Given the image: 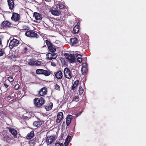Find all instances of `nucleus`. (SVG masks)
<instances>
[{"label":"nucleus","instance_id":"nucleus-2","mask_svg":"<svg viewBox=\"0 0 146 146\" xmlns=\"http://www.w3.org/2000/svg\"><path fill=\"white\" fill-rule=\"evenodd\" d=\"M64 56L66 57V59L70 62L74 63L76 61V58L74 54L69 53H65Z\"/></svg>","mask_w":146,"mask_h":146},{"label":"nucleus","instance_id":"nucleus-10","mask_svg":"<svg viewBox=\"0 0 146 146\" xmlns=\"http://www.w3.org/2000/svg\"><path fill=\"white\" fill-rule=\"evenodd\" d=\"M44 122L40 119L38 120L37 121H35L33 123V125L36 128L40 127V126L44 123Z\"/></svg>","mask_w":146,"mask_h":146},{"label":"nucleus","instance_id":"nucleus-44","mask_svg":"<svg viewBox=\"0 0 146 146\" xmlns=\"http://www.w3.org/2000/svg\"><path fill=\"white\" fill-rule=\"evenodd\" d=\"M71 138V136L69 135H68L67 138L66 139V141H68V143H67V144H68L69 143V141L70 140V139Z\"/></svg>","mask_w":146,"mask_h":146},{"label":"nucleus","instance_id":"nucleus-22","mask_svg":"<svg viewBox=\"0 0 146 146\" xmlns=\"http://www.w3.org/2000/svg\"><path fill=\"white\" fill-rule=\"evenodd\" d=\"M34 131H31L30 133L27 134V135L26 136V138L27 139H30L34 137Z\"/></svg>","mask_w":146,"mask_h":146},{"label":"nucleus","instance_id":"nucleus-27","mask_svg":"<svg viewBox=\"0 0 146 146\" xmlns=\"http://www.w3.org/2000/svg\"><path fill=\"white\" fill-rule=\"evenodd\" d=\"M50 74V72L47 70L43 69L42 74L46 76H49Z\"/></svg>","mask_w":146,"mask_h":146},{"label":"nucleus","instance_id":"nucleus-1","mask_svg":"<svg viewBox=\"0 0 146 146\" xmlns=\"http://www.w3.org/2000/svg\"><path fill=\"white\" fill-rule=\"evenodd\" d=\"M45 102V100L42 97H40V98H35L33 100V104L34 106L37 108H42Z\"/></svg>","mask_w":146,"mask_h":146},{"label":"nucleus","instance_id":"nucleus-31","mask_svg":"<svg viewBox=\"0 0 146 146\" xmlns=\"http://www.w3.org/2000/svg\"><path fill=\"white\" fill-rule=\"evenodd\" d=\"M43 69H38L36 70V73L38 74H42Z\"/></svg>","mask_w":146,"mask_h":146},{"label":"nucleus","instance_id":"nucleus-50","mask_svg":"<svg viewBox=\"0 0 146 146\" xmlns=\"http://www.w3.org/2000/svg\"><path fill=\"white\" fill-rule=\"evenodd\" d=\"M61 145V143H55L56 146H60Z\"/></svg>","mask_w":146,"mask_h":146},{"label":"nucleus","instance_id":"nucleus-7","mask_svg":"<svg viewBox=\"0 0 146 146\" xmlns=\"http://www.w3.org/2000/svg\"><path fill=\"white\" fill-rule=\"evenodd\" d=\"M11 25V23L8 21H5L2 22L1 24L0 27L1 29H4L9 28Z\"/></svg>","mask_w":146,"mask_h":146},{"label":"nucleus","instance_id":"nucleus-25","mask_svg":"<svg viewBox=\"0 0 146 146\" xmlns=\"http://www.w3.org/2000/svg\"><path fill=\"white\" fill-rule=\"evenodd\" d=\"M79 81L78 80H77L74 81V83L72 85L71 88V90H74L76 87L78 86V84Z\"/></svg>","mask_w":146,"mask_h":146},{"label":"nucleus","instance_id":"nucleus-42","mask_svg":"<svg viewBox=\"0 0 146 146\" xmlns=\"http://www.w3.org/2000/svg\"><path fill=\"white\" fill-rule=\"evenodd\" d=\"M40 62L38 61H34V65H36V66H38L39 65H40Z\"/></svg>","mask_w":146,"mask_h":146},{"label":"nucleus","instance_id":"nucleus-9","mask_svg":"<svg viewBox=\"0 0 146 146\" xmlns=\"http://www.w3.org/2000/svg\"><path fill=\"white\" fill-rule=\"evenodd\" d=\"M39 96H44L47 94V89L45 87H43L40 89L38 92Z\"/></svg>","mask_w":146,"mask_h":146},{"label":"nucleus","instance_id":"nucleus-48","mask_svg":"<svg viewBox=\"0 0 146 146\" xmlns=\"http://www.w3.org/2000/svg\"><path fill=\"white\" fill-rule=\"evenodd\" d=\"M51 65L53 66H56V64L54 62H51Z\"/></svg>","mask_w":146,"mask_h":146},{"label":"nucleus","instance_id":"nucleus-39","mask_svg":"<svg viewBox=\"0 0 146 146\" xmlns=\"http://www.w3.org/2000/svg\"><path fill=\"white\" fill-rule=\"evenodd\" d=\"M57 56V55L55 53H52V60L53 59H54L56 58Z\"/></svg>","mask_w":146,"mask_h":146},{"label":"nucleus","instance_id":"nucleus-43","mask_svg":"<svg viewBox=\"0 0 146 146\" xmlns=\"http://www.w3.org/2000/svg\"><path fill=\"white\" fill-rule=\"evenodd\" d=\"M3 38V36L2 35H0V46H2L3 45L2 44V39Z\"/></svg>","mask_w":146,"mask_h":146},{"label":"nucleus","instance_id":"nucleus-46","mask_svg":"<svg viewBox=\"0 0 146 146\" xmlns=\"http://www.w3.org/2000/svg\"><path fill=\"white\" fill-rule=\"evenodd\" d=\"M64 136V134L63 133H61L59 137V140H62Z\"/></svg>","mask_w":146,"mask_h":146},{"label":"nucleus","instance_id":"nucleus-23","mask_svg":"<svg viewBox=\"0 0 146 146\" xmlns=\"http://www.w3.org/2000/svg\"><path fill=\"white\" fill-rule=\"evenodd\" d=\"M75 56L77 57V62L79 63H81L82 60V56L80 54L78 53H76L75 54Z\"/></svg>","mask_w":146,"mask_h":146},{"label":"nucleus","instance_id":"nucleus-19","mask_svg":"<svg viewBox=\"0 0 146 146\" xmlns=\"http://www.w3.org/2000/svg\"><path fill=\"white\" fill-rule=\"evenodd\" d=\"M53 107V104L50 102L45 106V108L47 111H49L51 110Z\"/></svg>","mask_w":146,"mask_h":146},{"label":"nucleus","instance_id":"nucleus-35","mask_svg":"<svg viewBox=\"0 0 146 146\" xmlns=\"http://www.w3.org/2000/svg\"><path fill=\"white\" fill-rule=\"evenodd\" d=\"M45 43L48 46V47H49V46H52V43L48 40H45Z\"/></svg>","mask_w":146,"mask_h":146},{"label":"nucleus","instance_id":"nucleus-3","mask_svg":"<svg viewBox=\"0 0 146 146\" xmlns=\"http://www.w3.org/2000/svg\"><path fill=\"white\" fill-rule=\"evenodd\" d=\"M25 35L26 36L30 37L38 38L39 37L38 35L36 33L32 30L27 31Z\"/></svg>","mask_w":146,"mask_h":146},{"label":"nucleus","instance_id":"nucleus-32","mask_svg":"<svg viewBox=\"0 0 146 146\" xmlns=\"http://www.w3.org/2000/svg\"><path fill=\"white\" fill-rule=\"evenodd\" d=\"M56 7H59L60 9H64L65 7V6L62 4H61L60 5L57 4L56 5Z\"/></svg>","mask_w":146,"mask_h":146},{"label":"nucleus","instance_id":"nucleus-51","mask_svg":"<svg viewBox=\"0 0 146 146\" xmlns=\"http://www.w3.org/2000/svg\"><path fill=\"white\" fill-rule=\"evenodd\" d=\"M27 47H25L24 48V52L25 53H26L27 52Z\"/></svg>","mask_w":146,"mask_h":146},{"label":"nucleus","instance_id":"nucleus-53","mask_svg":"<svg viewBox=\"0 0 146 146\" xmlns=\"http://www.w3.org/2000/svg\"><path fill=\"white\" fill-rule=\"evenodd\" d=\"M45 1L46 2H51V0H45Z\"/></svg>","mask_w":146,"mask_h":146},{"label":"nucleus","instance_id":"nucleus-16","mask_svg":"<svg viewBox=\"0 0 146 146\" xmlns=\"http://www.w3.org/2000/svg\"><path fill=\"white\" fill-rule=\"evenodd\" d=\"M33 16L37 20H41L42 19V15L36 12L34 13Z\"/></svg>","mask_w":146,"mask_h":146},{"label":"nucleus","instance_id":"nucleus-12","mask_svg":"<svg viewBox=\"0 0 146 146\" xmlns=\"http://www.w3.org/2000/svg\"><path fill=\"white\" fill-rule=\"evenodd\" d=\"M63 117V113L62 112H60L58 113L56 117V122L59 123Z\"/></svg>","mask_w":146,"mask_h":146},{"label":"nucleus","instance_id":"nucleus-52","mask_svg":"<svg viewBox=\"0 0 146 146\" xmlns=\"http://www.w3.org/2000/svg\"><path fill=\"white\" fill-rule=\"evenodd\" d=\"M68 143V141H67L65 142L64 145L65 146H68V144H67V143Z\"/></svg>","mask_w":146,"mask_h":146},{"label":"nucleus","instance_id":"nucleus-11","mask_svg":"<svg viewBox=\"0 0 146 146\" xmlns=\"http://www.w3.org/2000/svg\"><path fill=\"white\" fill-rule=\"evenodd\" d=\"M8 129L9 131L11 133L14 138H17L18 133L16 130L14 128L9 127H8Z\"/></svg>","mask_w":146,"mask_h":146},{"label":"nucleus","instance_id":"nucleus-56","mask_svg":"<svg viewBox=\"0 0 146 146\" xmlns=\"http://www.w3.org/2000/svg\"><path fill=\"white\" fill-rule=\"evenodd\" d=\"M80 24V23L79 22H78L77 23V25H79Z\"/></svg>","mask_w":146,"mask_h":146},{"label":"nucleus","instance_id":"nucleus-18","mask_svg":"<svg viewBox=\"0 0 146 146\" xmlns=\"http://www.w3.org/2000/svg\"><path fill=\"white\" fill-rule=\"evenodd\" d=\"M72 117V115H68L66 117V123L67 126H68L70 124Z\"/></svg>","mask_w":146,"mask_h":146},{"label":"nucleus","instance_id":"nucleus-20","mask_svg":"<svg viewBox=\"0 0 146 146\" xmlns=\"http://www.w3.org/2000/svg\"><path fill=\"white\" fill-rule=\"evenodd\" d=\"M22 117L23 119L28 120L31 118V114L29 112H26L23 115Z\"/></svg>","mask_w":146,"mask_h":146},{"label":"nucleus","instance_id":"nucleus-4","mask_svg":"<svg viewBox=\"0 0 146 146\" xmlns=\"http://www.w3.org/2000/svg\"><path fill=\"white\" fill-rule=\"evenodd\" d=\"M55 136V135H53L46 138L45 142L48 145L51 144L56 139Z\"/></svg>","mask_w":146,"mask_h":146},{"label":"nucleus","instance_id":"nucleus-37","mask_svg":"<svg viewBox=\"0 0 146 146\" xmlns=\"http://www.w3.org/2000/svg\"><path fill=\"white\" fill-rule=\"evenodd\" d=\"M79 94L80 95L82 94L83 92L84 91V89H82V87L81 86L79 87Z\"/></svg>","mask_w":146,"mask_h":146},{"label":"nucleus","instance_id":"nucleus-15","mask_svg":"<svg viewBox=\"0 0 146 146\" xmlns=\"http://www.w3.org/2000/svg\"><path fill=\"white\" fill-rule=\"evenodd\" d=\"M54 74H55L56 77L58 79H61L62 77V73L60 71L58 70L56 72H54Z\"/></svg>","mask_w":146,"mask_h":146},{"label":"nucleus","instance_id":"nucleus-54","mask_svg":"<svg viewBox=\"0 0 146 146\" xmlns=\"http://www.w3.org/2000/svg\"><path fill=\"white\" fill-rule=\"evenodd\" d=\"M7 98L8 99H9L11 98V96H8Z\"/></svg>","mask_w":146,"mask_h":146},{"label":"nucleus","instance_id":"nucleus-41","mask_svg":"<svg viewBox=\"0 0 146 146\" xmlns=\"http://www.w3.org/2000/svg\"><path fill=\"white\" fill-rule=\"evenodd\" d=\"M9 58L11 59H13L16 58V57L14 55H11V56H9Z\"/></svg>","mask_w":146,"mask_h":146},{"label":"nucleus","instance_id":"nucleus-14","mask_svg":"<svg viewBox=\"0 0 146 146\" xmlns=\"http://www.w3.org/2000/svg\"><path fill=\"white\" fill-rule=\"evenodd\" d=\"M14 0H7L9 9L10 10H12L14 7L15 3Z\"/></svg>","mask_w":146,"mask_h":146},{"label":"nucleus","instance_id":"nucleus-5","mask_svg":"<svg viewBox=\"0 0 146 146\" xmlns=\"http://www.w3.org/2000/svg\"><path fill=\"white\" fill-rule=\"evenodd\" d=\"M19 44V41L17 39L13 38L11 40L10 42L9 47L10 49H12L14 47L17 46Z\"/></svg>","mask_w":146,"mask_h":146},{"label":"nucleus","instance_id":"nucleus-34","mask_svg":"<svg viewBox=\"0 0 146 146\" xmlns=\"http://www.w3.org/2000/svg\"><path fill=\"white\" fill-rule=\"evenodd\" d=\"M9 133H7L6 131H3L2 132H0V135L2 136V137L3 138V137L6 136L7 135V134H9Z\"/></svg>","mask_w":146,"mask_h":146},{"label":"nucleus","instance_id":"nucleus-55","mask_svg":"<svg viewBox=\"0 0 146 146\" xmlns=\"http://www.w3.org/2000/svg\"><path fill=\"white\" fill-rule=\"evenodd\" d=\"M30 143H32L33 142V140H30L29 141Z\"/></svg>","mask_w":146,"mask_h":146},{"label":"nucleus","instance_id":"nucleus-28","mask_svg":"<svg viewBox=\"0 0 146 146\" xmlns=\"http://www.w3.org/2000/svg\"><path fill=\"white\" fill-rule=\"evenodd\" d=\"M20 29H21V30H29V28L27 25H23L20 27Z\"/></svg>","mask_w":146,"mask_h":146},{"label":"nucleus","instance_id":"nucleus-13","mask_svg":"<svg viewBox=\"0 0 146 146\" xmlns=\"http://www.w3.org/2000/svg\"><path fill=\"white\" fill-rule=\"evenodd\" d=\"M20 18V16L19 14L14 13L13 14V15L11 17V19L15 21H17L19 20Z\"/></svg>","mask_w":146,"mask_h":146},{"label":"nucleus","instance_id":"nucleus-6","mask_svg":"<svg viewBox=\"0 0 146 146\" xmlns=\"http://www.w3.org/2000/svg\"><path fill=\"white\" fill-rule=\"evenodd\" d=\"M64 72L65 78L68 79H70L72 77V73L70 72V70L67 68H66L64 69Z\"/></svg>","mask_w":146,"mask_h":146},{"label":"nucleus","instance_id":"nucleus-8","mask_svg":"<svg viewBox=\"0 0 146 146\" xmlns=\"http://www.w3.org/2000/svg\"><path fill=\"white\" fill-rule=\"evenodd\" d=\"M3 139L7 143H13V139L9 134H7L6 136L3 137Z\"/></svg>","mask_w":146,"mask_h":146},{"label":"nucleus","instance_id":"nucleus-33","mask_svg":"<svg viewBox=\"0 0 146 146\" xmlns=\"http://www.w3.org/2000/svg\"><path fill=\"white\" fill-rule=\"evenodd\" d=\"M79 99V98L78 96H75L72 100V101L78 102Z\"/></svg>","mask_w":146,"mask_h":146},{"label":"nucleus","instance_id":"nucleus-24","mask_svg":"<svg viewBox=\"0 0 146 146\" xmlns=\"http://www.w3.org/2000/svg\"><path fill=\"white\" fill-rule=\"evenodd\" d=\"M79 28L78 25H76L73 28V33L74 34L77 33L79 32Z\"/></svg>","mask_w":146,"mask_h":146},{"label":"nucleus","instance_id":"nucleus-40","mask_svg":"<svg viewBox=\"0 0 146 146\" xmlns=\"http://www.w3.org/2000/svg\"><path fill=\"white\" fill-rule=\"evenodd\" d=\"M31 61L30 62H29L28 63L29 65L34 66V61L32 59L31 60H30Z\"/></svg>","mask_w":146,"mask_h":146},{"label":"nucleus","instance_id":"nucleus-17","mask_svg":"<svg viewBox=\"0 0 146 146\" xmlns=\"http://www.w3.org/2000/svg\"><path fill=\"white\" fill-rule=\"evenodd\" d=\"M50 11L51 12L52 14L54 15L59 16L61 14V13L60 11H58L56 10L51 9H50Z\"/></svg>","mask_w":146,"mask_h":146},{"label":"nucleus","instance_id":"nucleus-30","mask_svg":"<svg viewBox=\"0 0 146 146\" xmlns=\"http://www.w3.org/2000/svg\"><path fill=\"white\" fill-rule=\"evenodd\" d=\"M47 59L48 60H52V53H48L46 55Z\"/></svg>","mask_w":146,"mask_h":146},{"label":"nucleus","instance_id":"nucleus-29","mask_svg":"<svg viewBox=\"0 0 146 146\" xmlns=\"http://www.w3.org/2000/svg\"><path fill=\"white\" fill-rule=\"evenodd\" d=\"M48 48L49 50L51 52H54L56 50V49L52 45V46H49Z\"/></svg>","mask_w":146,"mask_h":146},{"label":"nucleus","instance_id":"nucleus-47","mask_svg":"<svg viewBox=\"0 0 146 146\" xmlns=\"http://www.w3.org/2000/svg\"><path fill=\"white\" fill-rule=\"evenodd\" d=\"M4 53L3 51L2 50H0V56L3 55Z\"/></svg>","mask_w":146,"mask_h":146},{"label":"nucleus","instance_id":"nucleus-36","mask_svg":"<svg viewBox=\"0 0 146 146\" xmlns=\"http://www.w3.org/2000/svg\"><path fill=\"white\" fill-rule=\"evenodd\" d=\"M55 89L57 90L60 91V86L58 84H56L54 85Z\"/></svg>","mask_w":146,"mask_h":146},{"label":"nucleus","instance_id":"nucleus-26","mask_svg":"<svg viewBox=\"0 0 146 146\" xmlns=\"http://www.w3.org/2000/svg\"><path fill=\"white\" fill-rule=\"evenodd\" d=\"M81 72L83 74H84L88 72L87 68L84 66H82L81 68Z\"/></svg>","mask_w":146,"mask_h":146},{"label":"nucleus","instance_id":"nucleus-21","mask_svg":"<svg viewBox=\"0 0 146 146\" xmlns=\"http://www.w3.org/2000/svg\"><path fill=\"white\" fill-rule=\"evenodd\" d=\"M70 44L74 46L78 42L77 38L76 37L70 38Z\"/></svg>","mask_w":146,"mask_h":146},{"label":"nucleus","instance_id":"nucleus-45","mask_svg":"<svg viewBox=\"0 0 146 146\" xmlns=\"http://www.w3.org/2000/svg\"><path fill=\"white\" fill-rule=\"evenodd\" d=\"M20 87V85L18 84L15 85L14 86L15 89L16 90H18Z\"/></svg>","mask_w":146,"mask_h":146},{"label":"nucleus","instance_id":"nucleus-49","mask_svg":"<svg viewBox=\"0 0 146 146\" xmlns=\"http://www.w3.org/2000/svg\"><path fill=\"white\" fill-rule=\"evenodd\" d=\"M4 85V86L5 88H7L9 86L8 84H7L6 83H4L3 84Z\"/></svg>","mask_w":146,"mask_h":146},{"label":"nucleus","instance_id":"nucleus-38","mask_svg":"<svg viewBox=\"0 0 146 146\" xmlns=\"http://www.w3.org/2000/svg\"><path fill=\"white\" fill-rule=\"evenodd\" d=\"M7 80L10 82H12L14 81V79L13 77L12 76H9V77H8Z\"/></svg>","mask_w":146,"mask_h":146}]
</instances>
